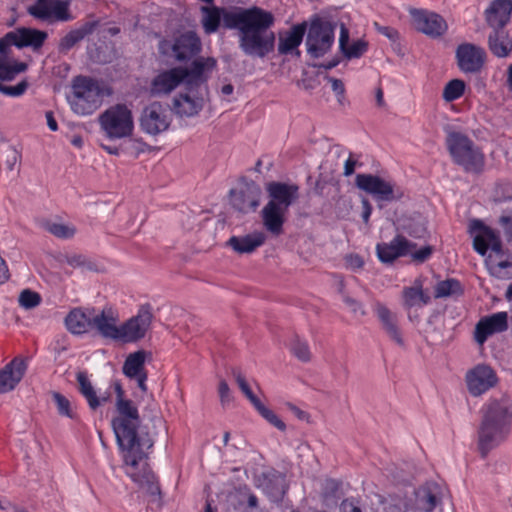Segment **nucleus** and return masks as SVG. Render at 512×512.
<instances>
[{"label": "nucleus", "instance_id": "nucleus-6", "mask_svg": "<svg viewBox=\"0 0 512 512\" xmlns=\"http://www.w3.org/2000/svg\"><path fill=\"white\" fill-rule=\"evenodd\" d=\"M446 147L454 164L466 173L481 174L485 168V154L467 135L451 131L446 137Z\"/></svg>", "mask_w": 512, "mask_h": 512}, {"label": "nucleus", "instance_id": "nucleus-30", "mask_svg": "<svg viewBox=\"0 0 512 512\" xmlns=\"http://www.w3.org/2000/svg\"><path fill=\"white\" fill-rule=\"evenodd\" d=\"M13 34L18 49L29 47L34 51L41 49L48 38L47 32L29 27L17 28Z\"/></svg>", "mask_w": 512, "mask_h": 512}, {"label": "nucleus", "instance_id": "nucleus-43", "mask_svg": "<svg viewBox=\"0 0 512 512\" xmlns=\"http://www.w3.org/2000/svg\"><path fill=\"white\" fill-rule=\"evenodd\" d=\"M255 410L272 426L277 428L280 431H285L286 424L268 407H266L262 402H260Z\"/></svg>", "mask_w": 512, "mask_h": 512}, {"label": "nucleus", "instance_id": "nucleus-62", "mask_svg": "<svg viewBox=\"0 0 512 512\" xmlns=\"http://www.w3.org/2000/svg\"><path fill=\"white\" fill-rule=\"evenodd\" d=\"M131 379H135L137 381L138 387L141 389L142 392L147 391V372L141 373L138 376H133Z\"/></svg>", "mask_w": 512, "mask_h": 512}, {"label": "nucleus", "instance_id": "nucleus-10", "mask_svg": "<svg viewBox=\"0 0 512 512\" xmlns=\"http://www.w3.org/2000/svg\"><path fill=\"white\" fill-rule=\"evenodd\" d=\"M153 320L150 304L141 305L137 314L119 326L118 341L122 343H136L145 338L151 328Z\"/></svg>", "mask_w": 512, "mask_h": 512}, {"label": "nucleus", "instance_id": "nucleus-35", "mask_svg": "<svg viewBox=\"0 0 512 512\" xmlns=\"http://www.w3.org/2000/svg\"><path fill=\"white\" fill-rule=\"evenodd\" d=\"M440 503V492L437 484L427 483L416 491L417 508L423 512H433Z\"/></svg>", "mask_w": 512, "mask_h": 512}, {"label": "nucleus", "instance_id": "nucleus-1", "mask_svg": "<svg viewBox=\"0 0 512 512\" xmlns=\"http://www.w3.org/2000/svg\"><path fill=\"white\" fill-rule=\"evenodd\" d=\"M201 24L206 34L217 32L221 23L226 29L239 30V47L245 55L264 58L274 49L275 34L270 31L274 15L254 6L228 10L217 6L201 7Z\"/></svg>", "mask_w": 512, "mask_h": 512}, {"label": "nucleus", "instance_id": "nucleus-56", "mask_svg": "<svg viewBox=\"0 0 512 512\" xmlns=\"http://www.w3.org/2000/svg\"><path fill=\"white\" fill-rule=\"evenodd\" d=\"M375 26H376V29L377 31L387 37L388 39L392 40V41H395L398 39L399 37V34H398V31L390 26H381L377 23H375Z\"/></svg>", "mask_w": 512, "mask_h": 512}, {"label": "nucleus", "instance_id": "nucleus-18", "mask_svg": "<svg viewBox=\"0 0 512 512\" xmlns=\"http://www.w3.org/2000/svg\"><path fill=\"white\" fill-rule=\"evenodd\" d=\"M468 391L473 396H479L496 385L495 371L488 365L479 364L466 373Z\"/></svg>", "mask_w": 512, "mask_h": 512}, {"label": "nucleus", "instance_id": "nucleus-39", "mask_svg": "<svg viewBox=\"0 0 512 512\" xmlns=\"http://www.w3.org/2000/svg\"><path fill=\"white\" fill-rule=\"evenodd\" d=\"M44 230L59 239H71L75 236L77 229L73 224L58 223L45 220L42 223Z\"/></svg>", "mask_w": 512, "mask_h": 512}, {"label": "nucleus", "instance_id": "nucleus-32", "mask_svg": "<svg viewBox=\"0 0 512 512\" xmlns=\"http://www.w3.org/2000/svg\"><path fill=\"white\" fill-rule=\"evenodd\" d=\"M488 48L498 58H506L512 52V38L505 28H493L488 36Z\"/></svg>", "mask_w": 512, "mask_h": 512}, {"label": "nucleus", "instance_id": "nucleus-15", "mask_svg": "<svg viewBox=\"0 0 512 512\" xmlns=\"http://www.w3.org/2000/svg\"><path fill=\"white\" fill-rule=\"evenodd\" d=\"M469 233L474 237V250L481 256H485L489 249L497 255H503L502 242L498 233L481 220L474 219L469 223Z\"/></svg>", "mask_w": 512, "mask_h": 512}, {"label": "nucleus", "instance_id": "nucleus-12", "mask_svg": "<svg viewBox=\"0 0 512 512\" xmlns=\"http://www.w3.org/2000/svg\"><path fill=\"white\" fill-rule=\"evenodd\" d=\"M208 93L201 89L184 87L172 100V111L180 118L197 116L208 100Z\"/></svg>", "mask_w": 512, "mask_h": 512}, {"label": "nucleus", "instance_id": "nucleus-64", "mask_svg": "<svg viewBox=\"0 0 512 512\" xmlns=\"http://www.w3.org/2000/svg\"><path fill=\"white\" fill-rule=\"evenodd\" d=\"M46 118H47V125H48L49 129L51 131H57L58 130V124H57V121L55 120V118L53 116V113L52 112H47L46 113Z\"/></svg>", "mask_w": 512, "mask_h": 512}, {"label": "nucleus", "instance_id": "nucleus-11", "mask_svg": "<svg viewBox=\"0 0 512 512\" xmlns=\"http://www.w3.org/2000/svg\"><path fill=\"white\" fill-rule=\"evenodd\" d=\"M172 116L167 105L155 101L147 105L140 116L141 130L151 136H156L168 130Z\"/></svg>", "mask_w": 512, "mask_h": 512}, {"label": "nucleus", "instance_id": "nucleus-7", "mask_svg": "<svg viewBox=\"0 0 512 512\" xmlns=\"http://www.w3.org/2000/svg\"><path fill=\"white\" fill-rule=\"evenodd\" d=\"M101 129L110 139L129 137L134 129L132 111L125 104H115L99 117Z\"/></svg>", "mask_w": 512, "mask_h": 512}, {"label": "nucleus", "instance_id": "nucleus-59", "mask_svg": "<svg viewBox=\"0 0 512 512\" xmlns=\"http://www.w3.org/2000/svg\"><path fill=\"white\" fill-rule=\"evenodd\" d=\"M9 269L5 260L0 256V284L5 283L9 279Z\"/></svg>", "mask_w": 512, "mask_h": 512}, {"label": "nucleus", "instance_id": "nucleus-19", "mask_svg": "<svg viewBox=\"0 0 512 512\" xmlns=\"http://www.w3.org/2000/svg\"><path fill=\"white\" fill-rule=\"evenodd\" d=\"M456 59L459 69L464 73L479 72L486 59L485 50L472 43H462L456 49Z\"/></svg>", "mask_w": 512, "mask_h": 512}, {"label": "nucleus", "instance_id": "nucleus-2", "mask_svg": "<svg viewBox=\"0 0 512 512\" xmlns=\"http://www.w3.org/2000/svg\"><path fill=\"white\" fill-rule=\"evenodd\" d=\"M116 394V415L112 427L119 447L124 451L125 473L149 495L160 498L161 490L158 479L147 463V455L140 447L138 429L141 423L135 403L125 397L119 381L112 384Z\"/></svg>", "mask_w": 512, "mask_h": 512}, {"label": "nucleus", "instance_id": "nucleus-57", "mask_svg": "<svg viewBox=\"0 0 512 512\" xmlns=\"http://www.w3.org/2000/svg\"><path fill=\"white\" fill-rule=\"evenodd\" d=\"M500 224L504 230L506 237L512 239V212L508 215H503L500 218Z\"/></svg>", "mask_w": 512, "mask_h": 512}, {"label": "nucleus", "instance_id": "nucleus-29", "mask_svg": "<svg viewBox=\"0 0 512 512\" xmlns=\"http://www.w3.org/2000/svg\"><path fill=\"white\" fill-rule=\"evenodd\" d=\"M306 31V22L293 25L284 35L280 36L278 52L282 55L292 54L294 52L300 55L298 48L303 42Z\"/></svg>", "mask_w": 512, "mask_h": 512}, {"label": "nucleus", "instance_id": "nucleus-60", "mask_svg": "<svg viewBox=\"0 0 512 512\" xmlns=\"http://www.w3.org/2000/svg\"><path fill=\"white\" fill-rule=\"evenodd\" d=\"M356 164L357 161L353 159L352 155H350L344 163V175H352L355 171Z\"/></svg>", "mask_w": 512, "mask_h": 512}, {"label": "nucleus", "instance_id": "nucleus-14", "mask_svg": "<svg viewBox=\"0 0 512 512\" xmlns=\"http://www.w3.org/2000/svg\"><path fill=\"white\" fill-rule=\"evenodd\" d=\"M27 13L43 22H66L73 19L69 11V3L64 0H35L27 7Z\"/></svg>", "mask_w": 512, "mask_h": 512}, {"label": "nucleus", "instance_id": "nucleus-31", "mask_svg": "<svg viewBox=\"0 0 512 512\" xmlns=\"http://www.w3.org/2000/svg\"><path fill=\"white\" fill-rule=\"evenodd\" d=\"M379 321L388 336L399 346H404V339L397 325L396 315L384 304L377 302L374 306Z\"/></svg>", "mask_w": 512, "mask_h": 512}, {"label": "nucleus", "instance_id": "nucleus-26", "mask_svg": "<svg viewBox=\"0 0 512 512\" xmlns=\"http://www.w3.org/2000/svg\"><path fill=\"white\" fill-rule=\"evenodd\" d=\"M172 51L178 61L189 60L201 51V41L193 31L178 36L172 45Z\"/></svg>", "mask_w": 512, "mask_h": 512}, {"label": "nucleus", "instance_id": "nucleus-61", "mask_svg": "<svg viewBox=\"0 0 512 512\" xmlns=\"http://www.w3.org/2000/svg\"><path fill=\"white\" fill-rule=\"evenodd\" d=\"M348 41H349V31L344 25H341V31H340V37H339V46H340L341 50H343L348 45Z\"/></svg>", "mask_w": 512, "mask_h": 512}, {"label": "nucleus", "instance_id": "nucleus-33", "mask_svg": "<svg viewBox=\"0 0 512 512\" xmlns=\"http://www.w3.org/2000/svg\"><path fill=\"white\" fill-rule=\"evenodd\" d=\"M266 235L263 232L255 231L244 236H232L228 245L239 254H249L265 243Z\"/></svg>", "mask_w": 512, "mask_h": 512}, {"label": "nucleus", "instance_id": "nucleus-50", "mask_svg": "<svg viewBox=\"0 0 512 512\" xmlns=\"http://www.w3.org/2000/svg\"><path fill=\"white\" fill-rule=\"evenodd\" d=\"M292 353L301 361L307 362L310 360V349L306 342L295 341L292 345Z\"/></svg>", "mask_w": 512, "mask_h": 512}, {"label": "nucleus", "instance_id": "nucleus-41", "mask_svg": "<svg viewBox=\"0 0 512 512\" xmlns=\"http://www.w3.org/2000/svg\"><path fill=\"white\" fill-rule=\"evenodd\" d=\"M28 68L24 62L13 61L9 62L6 58L0 57V80L10 81L21 72L26 71Z\"/></svg>", "mask_w": 512, "mask_h": 512}, {"label": "nucleus", "instance_id": "nucleus-16", "mask_svg": "<svg viewBox=\"0 0 512 512\" xmlns=\"http://www.w3.org/2000/svg\"><path fill=\"white\" fill-rule=\"evenodd\" d=\"M410 16L415 29L431 38H439L448 30L446 20L435 12L413 8Z\"/></svg>", "mask_w": 512, "mask_h": 512}, {"label": "nucleus", "instance_id": "nucleus-48", "mask_svg": "<svg viewBox=\"0 0 512 512\" xmlns=\"http://www.w3.org/2000/svg\"><path fill=\"white\" fill-rule=\"evenodd\" d=\"M382 512H407L406 502L399 497H390L382 502Z\"/></svg>", "mask_w": 512, "mask_h": 512}, {"label": "nucleus", "instance_id": "nucleus-42", "mask_svg": "<svg viewBox=\"0 0 512 512\" xmlns=\"http://www.w3.org/2000/svg\"><path fill=\"white\" fill-rule=\"evenodd\" d=\"M52 398L60 416L76 419L77 413L71 406L70 400L59 392H52Z\"/></svg>", "mask_w": 512, "mask_h": 512}, {"label": "nucleus", "instance_id": "nucleus-54", "mask_svg": "<svg viewBox=\"0 0 512 512\" xmlns=\"http://www.w3.org/2000/svg\"><path fill=\"white\" fill-rule=\"evenodd\" d=\"M340 512H362L358 500L346 498L340 504Z\"/></svg>", "mask_w": 512, "mask_h": 512}, {"label": "nucleus", "instance_id": "nucleus-21", "mask_svg": "<svg viewBox=\"0 0 512 512\" xmlns=\"http://www.w3.org/2000/svg\"><path fill=\"white\" fill-rule=\"evenodd\" d=\"M508 329V316L506 312H497L482 317L475 325L474 340L483 345L490 336L504 332Z\"/></svg>", "mask_w": 512, "mask_h": 512}, {"label": "nucleus", "instance_id": "nucleus-44", "mask_svg": "<svg viewBox=\"0 0 512 512\" xmlns=\"http://www.w3.org/2000/svg\"><path fill=\"white\" fill-rule=\"evenodd\" d=\"M512 262L509 259L505 260H493L490 264V270L492 275L501 279H510Z\"/></svg>", "mask_w": 512, "mask_h": 512}, {"label": "nucleus", "instance_id": "nucleus-51", "mask_svg": "<svg viewBox=\"0 0 512 512\" xmlns=\"http://www.w3.org/2000/svg\"><path fill=\"white\" fill-rule=\"evenodd\" d=\"M433 251L434 249L432 246L426 245L414 252L411 251L409 254L411 255L413 262L417 264H422L426 262L428 259H430V257L433 254Z\"/></svg>", "mask_w": 512, "mask_h": 512}, {"label": "nucleus", "instance_id": "nucleus-20", "mask_svg": "<svg viewBox=\"0 0 512 512\" xmlns=\"http://www.w3.org/2000/svg\"><path fill=\"white\" fill-rule=\"evenodd\" d=\"M416 247V243L409 241L403 235L397 234L390 242L376 245L378 259L385 264H391L400 257L407 256Z\"/></svg>", "mask_w": 512, "mask_h": 512}, {"label": "nucleus", "instance_id": "nucleus-28", "mask_svg": "<svg viewBox=\"0 0 512 512\" xmlns=\"http://www.w3.org/2000/svg\"><path fill=\"white\" fill-rule=\"evenodd\" d=\"M99 26V20H90L70 30L60 39L58 50L61 53L69 52L76 44L93 34Z\"/></svg>", "mask_w": 512, "mask_h": 512}, {"label": "nucleus", "instance_id": "nucleus-5", "mask_svg": "<svg viewBox=\"0 0 512 512\" xmlns=\"http://www.w3.org/2000/svg\"><path fill=\"white\" fill-rule=\"evenodd\" d=\"M111 89L103 82L88 76H77L72 82V95L68 98L74 113L80 116L93 114Z\"/></svg>", "mask_w": 512, "mask_h": 512}, {"label": "nucleus", "instance_id": "nucleus-25", "mask_svg": "<svg viewBox=\"0 0 512 512\" xmlns=\"http://www.w3.org/2000/svg\"><path fill=\"white\" fill-rule=\"evenodd\" d=\"M27 365L22 359L15 358L0 370V394L16 388L24 377Z\"/></svg>", "mask_w": 512, "mask_h": 512}, {"label": "nucleus", "instance_id": "nucleus-27", "mask_svg": "<svg viewBox=\"0 0 512 512\" xmlns=\"http://www.w3.org/2000/svg\"><path fill=\"white\" fill-rule=\"evenodd\" d=\"M76 380L79 385V392L85 398L91 410L95 411L100 406L110 401V389L98 393L84 372H79L76 376Z\"/></svg>", "mask_w": 512, "mask_h": 512}, {"label": "nucleus", "instance_id": "nucleus-37", "mask_svg": "<svg viewBox=\"0 0 512 512\" xmlns=\"http://www.w3.org/2000/svg\"><path fill=\"white\" fill-rule=\"evenodd\" d=\"M145 360H146V352L144 350H138L129 354L123 365V373L132 378L133 376H138L145 371Z\"/></svg>", "mask_w": 512, "mask_h": 512}, {"label": "nucleus", "instance_id": "nucleus-17", "mask_svg": "<svg viewBox=\"0 0 512 512\" xmlns=\"http://www.w3.org/2000/svg\"><path fill=\"white\" fill-rule=\"evenodd\" d=\"M261 189L254 182L245 183L236 189L230 190V203L232 207L242 213L255 211L260 204Z\"/></svg>", "mask_w": 512, "mask_h": 512}, {"label": "nucleus", "instance_id": "nucleus-63", "mask_svg": "<svg viewBox=\"0 0 512 512\" xmlns=\"http://www.w3.org/2000/svg\"><path fill=\"white\" fill-rule=\"evenodd\" d=\"M362 204H363L362 219L365 223H368L369 218L372 213V206L368 200H363Z\"/></svg>", "mask_w": 512, "mask_h": 512}, {"label": "nucleus", "instance_id": "nucleus-49", "mask_svg": "<svg viewBox=\"0 0 512 512\" xmlns=\"http://www.w3.org/2000/svg\"><path fill=\"white\" fill-rule=\"evenodd\" d=\"M27 88L28 82L26 80H22L15 86H6L0 84V92L11 97H19L23 95L26 92Z\"/></svg>", "mask_w": 512, "mask_h": 512}, {"label": "nucleus", "instance_id": "nucleus-22", "mask_svg": "<svg viewBox=\"0 0 512 512\" xmlns=\"http://www.w3.org/2000/svg\"><path fill=\"white\" fill-rule=\"evenodd\" d=\"M182 67L177 66L158 73L151 81L150 94L164 96L170 94L183 83Z\"/></svg>", "mask_w": 512, "mask_h": 512}, {"label": "nucleus", "instance_id": "nucleus-24", "mask_svg": "<svg viewBox=\"0 0 512 512\" xmlns=\"http://www.w3.org/2000/svg\"><path fill=\"white\" fill-rule=\"evenodd\" d=\"M118 316L112 308H104L99 314L91 319V329L104 338L118 341L119 326H117Z\"/></svg>", "mask_w": 512, "mask_h": 512}, {"label": "nucleus", "instance_id": "nucleus-13", "mask_svg": "<svg viewBox=\"0 0 512 512\" xmlns=\"http://www.w3.org/2000/svg\"><path fill=\"white\" fill-rule=\"evenodd\" d=\"M217 61L213 57H197L188 67H182L183 84L187 87L208 91L207 82L216 68Z\"/></svg>", "mask_w": 512, "mask_h": 512}, {"label": "nucleus", "instance_id": "nucleus-3", "mask_svg": "<svg viewBox=\"0 0 512 512\" xmlns=\"http://www.w3.org/2000/svg\"><path fill=\"white\" fill-rule=\"evenodd\" d=\"M511 427L512 412L507 406L498 401L486 405L478 429V450L482 458L507 439Z\"/></svg>", "mask_w": 512, "mask_h": 512}, {"label": "nucleus", "instance_id": "nucleus-53", "mask_svg": "<svg viewBox=\"0 0 512 512\" xmlns=\"http://www.w3.org/2000/svg\"><path fill=\"white\" fill-rule=\"evenodd\" d=\"M345 265L352 271H357L364 266L363 258L358 254H348L344 258Z\"/></svg>", "mask_w": 512, "mask_h": 512}, {"label": "nucleus", "instance_id": "nucleus-46", "mask_svg": "<svg viewBox=\"0 0 512 512\" xmlns=\"http://www.w3.org/2000/svg\"><path fill=\"white\" fill-rule=\"evenodd\" d=\"M41 302V297L37 292L29 289L23 290L19 297V303L26 309H31L38 306Z\"/></svg>", "mask_w": 512, "mask_h": 512}, {"label": "nucleus", "instance_id": "nucleus-38", "mask_svg": "<svg viewBox=\"0 0 512 512\" xmlns=\"http://www.w3.org/2000/svg\"><path fill=\"white\" fill-rule=\"evenodd\" d=\"M464 290L459 280L449 278L439 281L434 289L435 298H445L451 296H461Z\"/></svg>", "mask_w": 512, "mask_h": 512}, {"label": "nucleus", "instance_id": "nucleus-9", "mask_svg": "<svg viewBox=\"0 0 512 512\" xmlns=\"http://www.w3.org/2000/svg\"><path fill=\"white\" fill-rule=\"evenodd\" d=\"M357 187L372 195L377 201L392 202L403 198L404 192L395 183L373 174H358Z\"/></svg>", "mask_w": 512, "mask_h": 512}, {"label": "nucleus", "instance_id": "nucleus-8", "mask_svg": "<svg viewBox=\"0 0 512 512\" xmlns=\"http://www.w3.org/2000/svg\"><path fill=\"white\" fill-rule=\"evenodd\" d=\"M335 28V23L320 17L311 21L306 37L307 53L311 57L320 58L330 51L335 40Z\"/></svg>", "mask_w": 512, "mask_h": 512}, {"label": "nucleus", "instance_id": "nucleus-4", "mask_svg": "<svg viewBox=\"0 0 512 512\" xmlns=\"http://www.w3.org/2000/svg\"><path fill=\"white\" fill-rule=\"evenodd\" d=\"M269 201L261 211L262 223L272 235L283 232L289 207L298 199L299 187L296 184L271 181L266 184Z\"/></svg>", "mask_w": 512, "mask_h": 512}, {"label": "nucleus", "instance_id": "nucleus-23", "mask_svg": "<svg viewBox=\"0 0 512 512\" xmlns=\"http://www.w3.org/2000/svg\"><path fill=\"white\" fill-rule=\"evenodd\" d=\"M490 28H505L512 16V0H492L484 12Z\"/></svg>", "mask_w": 512, "mask_h": 512}, {"label": "nucleus", "instance_id": "nucleus-47", "mask_svg": "<svg viewBox=\"0 0 512 512\" xmlns=\"http://www.w3.org/2000/svg\"><path fill=\"white\" fill-rule=\"evenodd\" d=\"M367 43L363 40H357L351 45H347L342 51L348 59L359 58L367 51Z\"/></svg>", "mask_w": 512, "mask_h": 512}, {"label": "nucleus", "instance_id": "nucleus-58", "mask_svg": "<svg viewBox=\"0 0 512 512\" xmlns=\"http://www.w3.org/2000/svg\"><path fill=\"white\" fill-rule=\"evenodd\" d=\"M67 263L72 267H81L86 265L87 258L81 254H74L67 257Z\"/></svg>", "mask_w": 512, "mask_h": 512}, {"label": "nucleus", "instance_id": "nucleus-45", "mask_svg": "<svg viewBox=\"0 0 512 512\" xmlns=\"http://www.w3.org/2000/svg\"><path fill=\"white\" fill-rule=\"evenodd\" d=\"M234 377L236 383L239 386V389L242 391V393L246 396V398L251 402V404L255 408L261 402V400L253 393L248 382L246 381L245 376L241 372L237 371L234 372Z\"/></svg>", "mask_w": 512, "mask_h": 512}, {"label": "nucleus", "instance_id": "nucleus-40", "mask_svg": "<svg viewBox=\"0 0 512 512\" xmlns=\"http://www.w3.org/2000/svg\"><path fill=\"white\" fill-rule=\"evenodd\" d=\"M466 90V83L462 79H452L448 81L442 91V98L445 102L451 103L460 99Z\"/></svg>", "mask_w": 512, "mask_h": 512}, {"label": "nucleus", "instance_id": "nucleus-52", "mask_svg": "<svg viewBox=\"0 0 512 512\" xmlns=\"http://www.w3.org/2000/svg\"><path fill=\"white\" fill-rule=\"evenodd\" d=\"M13 31H9L2 38H0V57L6 58L10 52V47H16V41Z\"/></svg>", "mask_w": 512, "mask_h": 512}, {"label": "nucleus", "instance_id": "nucleus-34", "mask_svg": "<svg viewBox=\"0 0 512 512\" xmlns=\"http://www.w3.org/2000/svg\"><path fill=\"white\" fill-rule=\"evenodd\" d=\"M402 299L403 306L408 310L426 306L431 301V297L423 290V281L420 278L415 279L412 286L403 288Z\"/></svg>", "mask_w": 512, "mask_h": 512}, {"label": "nucleus", "instance_id": "nucleus-36", "mask_svg": "<svg viewBox=\"0 0 512 512\" xmlns=\"http://www.w3.org/2000/svg\"><path fill=\"white\" fill-rule=\"evenodd\" d=\"M91 319L82 308H74L65 317V326L70 333L82 335L90 331Z\"/></svg>", "mask_w": 512, "mask_h": 512}, {"label": "nucleus", "instance_id": "nucleus-55", "mask_svg": "<svg viewBox=\"0 0 512 512\" xmlns=\"http://www.w3.org/2000/svg\"><path fill=\"white\" fill-rule=\"evenodd\" d=\"M218 393L222 405L231 401L230 388L225 380H221L218 385Z\"/></svg>", "mask_w": 512, "mask_h": 512}]
</instances>
